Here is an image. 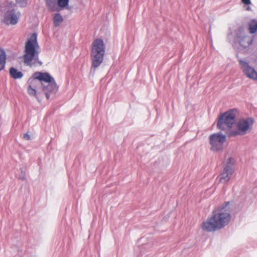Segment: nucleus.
<instances>
[{"instance_id":"423d86ee","label":"nucleus","mask_w":257,"mask_h":257,"mask_svg":"<svg viewBox=\"0 0 257 257\" xmlns=\"http://www.w3.org/2000/svg\"><path fill=\"white\" fill-rule=\"evenodd\" d=\"M211 150L219 152L223 149V144L226 141V136L221 132L213 133L209 137Z\"/></svg>"},{"instance_id":"f8f14e48","label":"nucleus","mask_w":257,"mask_h":257,"mask_svg":"<svg viewBox=\"0 0 257 257\" xmlns=\"http://www.w3.org/2000/svg\"><path fill=\"white\" fill-rule=\"evenodd\" d=\"M38 81L34 80V79L30 77L28 80V83L29 84L28 87V93L29 95L37 97V85Z\"/></svg>"},{"instance_id":"dca6fc26","label":"nucleus","mask_w":257,"mask_h":257,"mask_svg":"<svg viewBox=\"0 0 257 257\" xmlns=\"http://www.w3.org/2000/svg\"><path fill=\"white\" fill-rule=\"evenodd\" d=\"M248 31L250 34H254L257 32V20L251 19L248 23Z\"/></svg>"},{"instance_id":"a878e982","label":"nucleus","mask_w":257,"mask_h":257,"mask_svg":"<svg viewBox=\"0 0 257 257\" xmlns=\"http://www.w3.org/2000/svg\"><path fill=\"white\" fill-rule=\"evenodd\" d=\"M37 99L38 101H39V99H38V98H37Z\"/></svg>"},{"instance_id":"4be33fe9","label":"nucleus","mask_w":257,"mask_h":257,"mask_svg":"<svg viewBox=\"0 0 257 257\" xmlns=\"http://www.w3.org/2000/svg\"><path fill=\"white\" fill-rule=\"evenodd\" d=\"M27 3L26 2L23 1L20 3V7L22 8H24L26 6Z\"/></svg>"},{"instance_id":"aec40b11","label":"nucleus","mask_w":257,"mask_h":257,"mask_svg":"<svg viewBox=\"0 0 257 257\" xmlns=\"http://www.w3.org/2000/svg\"><path fill=\"white\" fill-rule=\"evenodd\" d=\"M23 138L25 140L29 141V140H30L31 137H30V136L28 133H25V134H24Z\"/></svg>"},{"instance_id":"4468645a","label":"nucleus","mask_w":257,"mask_h":257,"mask_svg":"<svg viewBox=\"0 0 257 257\" xmlns=\"http://www.w3.org/2000/svg\"><path fill=\"white\" fill-rule=\"evenodd\" d=\"M10 76L14 79H19L22 78L24 74L22 72L19 71L16 68L11 67L9 70Z\"/></svg>"},{"instance_id":"6e6552de","label":"nucleus","mask_w":257,"mask_h":257,"mask_svg":"<svg viewBox=\"0 0 257 257\" xmlns=\"http://www.w3.org/2000/svg\"><path fill=\"white\" fill-rule=\"evenodd\" d=\"M70 0H44L45 5L50 12H59L64 10H70Z\"/></svg>"},{"instance_id":"6ab92c4d","label":"nucleus","mask_w":257,"mask_h":257,"mask_svg":"<svg viewBox=\"0 0 257 257\" xmlns=\"http://www.w3.org/2000/svg\"><path fill=\"white\" fill-rule=\"evenodd\" d=\"M20 174L18 177V178L19 180L25 181L26 180V173L24 171L22 170V169H20Z\"/></svg>"},{"instance_id":"20e7f679","label":"nucleus","mask_w":257,"mask_h":257,"mask_svg":"<svg viewBox=\"0 0 257 257\" xmlns=\"http://www.w3.org/2000/svg\"><path fill=\"white\" fill-rule=\"evenodd\" d=\"M39 48L37 34L33 33L25 43L23 60L26 66L32 67L37 63L40 66L42 65V62L39 59Z\"/></svg>"},{"instance_id":"f257e3e1","label":"nucleus","mask_w":257,"mask_h":257,"mask_svg":"<svg viewBox=\"0 0 257 257\" xmlns=\"http://www.w3.org/2000/svg\"><path fill=\"white\" fill-rule=\"evenodd\" d=\"M238 114L236 108L230 109L224 113H221L218 117L217 127L220 131H226L227 127L230 129L235 124L236 129L228 133L229 137L243 136L250 132L254 123V119L251 117L242 118L236 122V117Z\"/></svg>"},{"instance_id":"39448f33","label":"nucleus","mask_w":257,"mask_h":257,"mask_svg":"<svg viewBox=\"0 0 257 257\" xmlns=\"http://www.w3.org/2000/svg\"><path fill=\"white\" fill-rule=\"evenodd\" d=\"M105 50V44L101 39H96L93 42L90 52L92 68L96 69L102 63Z\"/></svg>"},{"instance_id":"a211bd4d","label":"nucleus","mask_w":257,"mask_h":257,"mask_svg":"<svg viewBox=\"0 0 257 257\" xmlns=\"http://www.w3.org/2000/svg\"><path fill=\"white\" fill-rule=\"evenodd\" d=\"M241 2L244 6H246L247 7L246 8V10L248 11H251V8L250 7V5L251 4V0H241Z\"/></svg>"},{"instance_id":"f03ea898","label":"nucleus","mask_w":257,"mask_h":257,"mask_svg":"<svg viewBox=\"0 0 257 257\" xmlns=\"http://www.w3.org/2000/svg\"><path fill=\"white\" fill-rule=\"evenodd\" d=\"M233 201H225L212 211V215L208 217L202 223V228L207 232H214L227 225L231 219V210Z\"/></svg>"},{"instance_id":"5701e85b","label":"nucleus","mask_w":257,"mask_h":257,"mask_svg":"<svg viewBox=\"0 0 257 257\" xmlns=\"http://www.w3.org/2000/svg\"><path fill=\"white\" fill-rule=\"evenodd\" d=\"M68 176H69V180L70 181V179H71V176H70V174H68Z\"/></svg>"},{"instance_id":"9b49d317","label":"nucleus","mask_w":257,"mask_h":257,"mask_svg":"<svg viewBox=\"0 0 257 257\" xmlns=\"http://www.w3.org/2000/svg\"><path fill=\"white\" fill-rule=\"evenodd\" d=\"M31 77L34 79V80L38 81L37 83L41 85H42V83H51L55 80L54 78L47 72H36Z\"/></svg>"},{"instance_id":"393cba45","label":"nucleus","mask_w":257,"mask_h":257,"mask_svg":"<svg viewBox=\"0 0 257 257\" xmlns=\"http://www.w3.org/2000/svg\"><path fill=\"white\" fill-rule=\"evenodd\" d=\"M37 99L38 101H39V99H38V98H37Z\"/></svg>"},{"instance_id":"1a4fd4ad","label":"nucleus","mask_w":257,"mask_h":257,"mask_svg":"<svg viewBox=\"0 0 257 257\" xmlns=\"http://www.w3.org/2000/svg\"><path fill=\"white\" fill-rule=\"evenodd\" d=\"M18 20L19 16L16 14V10L13 8H9L4 13L3 22L7 25H15L18 23Z\"/></svg>"},{"instance_id":"0eeeda50","label":"nucleus","mask_w":257,"mask_h":257,"mask_svg":"<svg viewBox=\"0 0 257 257\" xmlns=\"http://www.w3.org/2000/svg\"><path fill=\"white\" fill-rule=\"evenodd\" d=\"M235 160L232 157H229L226 162L223 172L219 176V181L225 183L229 181L235 169Z\"/></svg>"},{"instance_id":"2eb2a0df","label":"nucleus","mask_w":257,"mask_h":257,"mask_svg":"<svg viewBox=\"0 0 257 257\" xmlns=\"http://www.w3.org/2000/svg\"><path fill=\"white\" fill-rule=\"evenodd\" d=\"M7 55L5 50L0 48V71L3 70L6 66Z\"/></svg>"},{"instance_id":"b1692460","label":"nucleus","mask_w":257,"mask_h":257,"mask_svg":"<svg viewBox=\"0 0 257 257\" xmlns=\"http://www.w3.org/2000/svg\"><path fill=\"white\" fill-rule=\"evenodd\" d=\"M37 99L38 101H39V99H38V98H37Z\"/></svg>"},{"instance_id":"ddd939ff","label":"nucleus","mask_w":257,"mask_h":257,"mask_svg":"<svg viewBox=\"0 0 257 257\" xmlns=\"http://www.w3.org/2000/svg\"><path fill=\"white\" fill-rule=\"evenodd\" d=\"M42 90L43 92H48L50 93H54L58 90V86L55 82V80L53 81L51 83H42Z\"/></svg>"},{"instance_id":"7ed1b4c3","label":"nucleus","mask_w":257,"mask_h":257,"mask_svg":"<svg viewBox=\"0 0 257 257\" xmlns=\"http://www.w3.org/2000/svg\"><path fill=\"white\" fill-rule=\"evenodd\" d=\"M227 41L234 49L242 50L247 48L252 44L253 37L248 36L244 28L239 26L229 29Z\"/></svg>"},{"instance_id":"9d476101","label":"nucleus","mask_w":257,"mask_h":257,"mask_svg":"<svg viewBox=\"0 0 257 257\" xmlns=\"http://www.w3.org/2000/svg\"><path fill=\"white\" fill-rule=\"evenodd\" d=\"M239 64L244 75L248 78L257 80V72L245 60L238 59Z\"/></svg>"},{"instance_id":"f3484780","label":"nucleus","mask_w":257,"mask_h":257,"mask_svg":"<svg viewBox=\"0 0 257 257\" xmlns=\"http://www.w3.org/2000/svg\"><path fill=\"white\" fill-rule=\"evenodd\" d=\"M53 24L55 27H58L63 21V18L60 13H55L53 17Z\"/></svg>"},{"instance_id":"412c9836","label":"nucleus","mask_w":257,"mask_h":257,"mask_svg":"<svg viewBox=\"0 0 257 257\" xmlns=\"http://www.w3.org/2000/svg\"><path fill=\"white\" fill-rule=\"evenodd\" d=\"M44 92V93L45 94V96H46V97L47 99L49 100V98H50V95L52 93L48 92Z\"/></svg>"}]
</instances>
